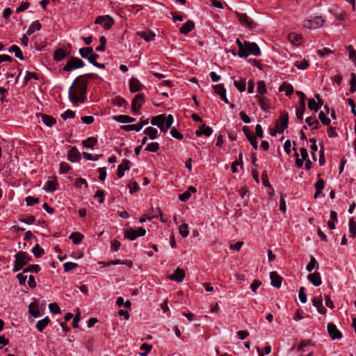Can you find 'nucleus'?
I'll use <instances>...</instances> for the list:
<instances>
[{"instance_id":"nucleus-12","label":"nucleus","mask_w":356,"mask_h":356,"mask_svg":"<svg viewBox=\"0 0 356 356\" xmlns=\"http://www.w3.org/2000/svg\"><path fill=\"white\" fill-rule=\"evenodd\" d=\"M327 332L332 340L339 339L342 338V334L337 329V326L332 323L327 324Z\"/></svg>"},{"instance_id":"nucleus-30","label":"nucleus","mask_w":356,"mask_h":356,"mask_svg":"<svg viewBox=\"0 0 356 356\" xmlns=\"http://www.w3.org/2000/svg\"><path fill=\"white\" fill-rule=\"evenodd\" d=\"M41 29V24L39 22L38 20H35L33 22L31 25L29 26L27 31L26 35H32L35 31H39Z\"/></svg>"},{"instance_id":"nucleus-28","label":"nucleus","mask_w":356,"mask_h":356,"mask_svg":"<svg viewBox=\"0 0 356 356\" xmlns=\"http://www.w3.org/2000/svg\"><path fill=\"white\" fill-rule=\"evenodd\" d=\"M29 312L35 318L39 317L40 316L38 305L35 300L29 305Z\"/></svg>"},{"instance_id":"nucleus-14","label":"nucleus","mask_w":356,"mask_h":356,"mask_svg":"<svg viewBox=\"0 0 356 356\" xmlns=\"http://www.w3.org/2000/svg\"><path fill=\"white\" fill-rule=\"evenodd\" d=\"M215 92L220 95V99L225 104H229V102L226 96V90L223 86V84H217L213 87Z\"/></svg>"},{"instance_id":"nucleus-36","label":"nucleus","mask_w":356,"mask_h":356,"mask_svg":"<svg viewBox=\"0 0 356 356\" xmlns=\"http://www.w3.org/2000/svg\"><path fill=\"white\" fill-rule=\"evenodd\" d=\"M115 120H116L118 122L120 123H128V122H133L136 120L135 118L130 117L127 115H120L118 116H115Z\"/></svg>"},{"instance_id":"nucleus-3","label":"nucleus","mask_w":356,"mask_h":356,"mask_svg":"<svg viewBox=\"0 0 356 356\" xmlns=\"http://www.w3.org/2000/svg\"><path fill=\"white\" fill-rule=\"evenodd\" d=\"M173 123V117L172 115L165 116L163 114H160L154 116L151 120V124L154 126H157L161 131L167 132L171 127Z\"/></svg>"},{"instance_id":"nucleus-39","label":"nucleus","mask_w":356,"mask_h":356,"mask_svg":"<svg viewBox=\"0 0 356 356\" xmlns=\"http://www.w3.org/2000/svg\"><path fill=\"white\" fill-rule=\"evenodd\" d=\"M144 134L149 136L151 140H154L157 137L158 131L155 128L149 127L145 129Z\"/></svg>"},{"instance_id":"nucleus-34","label":"nucleus","mask_w":356,"mask_h":356,"mask_svg":"<svg viewBox=\"0 0 356 356\" xmlns=\"http://www.w3.org/2000/svg\"><path fill=\"white\" fill-rule=\"evenodd\" d=\"M279 90L284 92L286 96H289L293 93V88L291 84L284 82L280 86Z\"/></svg>"},{"instance_id":"nucleus-32","label":"nucleus","mask_w":356,"mask_h":356,"mask_svg":"<svg viewBox=\"0 0 356 356\" xmlns=\"http://www.w3.org/2000/svg\"><path fill=\"white\" fill-rule=\"evenodd\" d=\"M67 56L66 51L62 49H58L54 51V59L56 61H60L63 60Z\"/></svg>"},{"instance_id":"nucleus-15","label":"nucleus","mask_w":356,"mask_h":356,"mask_svg":"<svg viewBox=\"0 0 356 356\" xmlns=\"http://www.w3.org/2000/svg\"><path fill=\"white\" fill-rule=\"evenodd\" d=\"M243 131L244 134L245 135L246 138L249 140V142L251 143V145L253 146V147L255 149H257L258 148V144H257L256 136L253 135L252 132L247 127H244L243 128Z\"/></svg>"},{"instance_id":"nucleus-10","label":"nucleus","mask_w":356,"mask_h":356,"mask_svg":"<svg viewBox=\"0 0 356 356\" xmlns=\"http://www.w3.org/2000/svg\"><path fill=\"white\" fill-rule=\"evenodd\" d=\"M145 104V95L143 93L138 94L132 100L131 108L134 112H137Z\"/></svg>"},{"instance_id":"nucleus-19","label":"nucleus","mask_w":356,"mask_h":356,"mask_svg":"<svg viewBox=\"0 0 356 356\" xmlns=\"http://www.w3.org/2000/svg\"><path fill=\"white\" fill-rule=\"evenodd\" d=\"M185 276L184 270L180 268H177L175 273L171 275L169 278L171 280L176 281L177 282H182Z\"/></svg>"},{"instance_id":"nucleus-9","label":"nucleus","mask_w":356,"mask_h":356,"mask_svg":"<svg viewBox=\"0 0 356 356\" xmlns=\"http://www.w3.org/2000/svg\"><path fill=\"white\" fill-rule=\"evenodd\" d=\"M114 19L109 15L98 16L95 23L96 24H101L106 30H108L114 24Z\"/></svg>"},{"instance_id":"nucleus-48","label":"nucleus","mask_w":356,"mask_h":356,"mask_svg":"<svg viewBox=\"0 0 356 356\" xmlns=\"http://www.w3.org/2000/svg\"><path fill=\"white\" fill-rule=\"evenodd\" d=\"M348 51V57L349 58L355 63V65H356V51L354 49V48L349 45L346 47Z\"/></svg>"},{"instance_id":"nucleus-59","label":"nucleus","mask_w":356,"mask_h":356,"mask_svg":"<svg viewBox=\"0 0 356 356\" xmlns=\"http://www.w3.org/2000/svg\"><path fill=\"white\" fill-rule=\"evenodd\" d=\"M308 108L312 110L317 112L318 110V105L315 101L314 99H310L308 102Z\"/></svg>"},{"instance_id":"nucleus-51","label":"nucleus","mask_w":356,"mask_h":356,"mask_svg":"<svg viewBox=\"0 0 356 356\" xmlns=\"http://www.w3.org/2000/svg\"><path fill=\"white\" fill-rule=\"evenodd\" d=\"M159 149V144L156 142L149 143L145 149L148 152H156Z\"/></svg>"},{"instance_id":"nucleus-61","label":"nucleus","mask_w":356,"mask_h":356,"mask_svg":"<svg viewBox=\"0 0 356 356\" xmlns=\"http://www.w3.org/2000/svg\"><path fill=\"white\" fill-rule=\"evenodd\" d=\"M70 169L71 167L67 163L63 162L60 164L59 171L61 174L67 173Z\"/></svg>"},{"instance_id":"nucleus-55","label":"nucleus","mask_w":356,"mask_h":356,"mask_svg":"<svg viewBox=\"0 0 356 356\" xmlns=\"http://www.w3.org/2000/svg\"><path fill=\"white\" fill-rule=\"evenodd\" d=\"M318 118L321 122L325 125H328L330 123V120L326 116L323 111H321L319 113Z\"/></svg>"},{"instance_id":"nucleus-46","label":"nucleus","mask_w":356,"mask_h":356,"mask_svg":"<svg viewBox=\"0 0 356 356\" xmlns=\"http://www.w3.org/2000/svg\"><path fill=\"white\" fill-rule=\"evenodd\" d=\"M179 232L180 235L184 238L188 236L189 234L188 225L186 223L181 225L179 227Z\"/></svg>"},{"instance_id":"nucleus-40","label":"nucleus","mask_w":356,"mask_h":356,"mask_svg":"<svg viewBox=\"0 0 356 356\" xmlns=\"http://www.w3.org/2000/svg\"><path fill=\"white\" fill-rule=\"evenodd\" d=\"M305 122L307 125L312 127V129H316L318 128L319 122L314 116L306 118Z\"/></svg>"},{"instance_id":"nucleus-63","label":"nucleus","mask_w":356,"mask_h":356,"mask_svg":"<svg viewBox=\"0 0 356 356\" xmlns=\"http://www.w3.org/2000/svg\"><path fill=\"white\" fill-rule=\"evenodd\" d=\"M49 309L50 312L53 314H59L60 313V309L58 304L56 303H51L49 305Z\"/></svg>"},{"instance_id":"nucleus-25","label":"nucleus","mask_w":356,"mask_h":356,"mask_svg":"<svg viewBox=\"0 0 356 356\" xmlns=\"http://www.w3.org/2000/svg\"><path fill=\"white\" fill-rule=\"evenodd\" d=\"M129 88L131 92H135L142 89V85L138 79L132 77L129 82Z\"/></svg>"},{"instance_id":"nucleus-13","label":"nucleus","mask_w":356,"mask_h":356,"mask_svg":"<svg viewBox=\"0 0 356 356\" xmlns=\"http://www.w3.org/2000/svg\"><path fill=\"white\" fill-rule=\"evenodd\" d=\"M289 117L287 114L282 115L276 122L275 128L279 133L282 132L288 125Z\"/></svg>"},{"instance_id":"nucleus-2","label":"nucleus","mask_w":356,"mask_h":356,"mask_svg":"<svg viewBox=\"0 0 356 356\" xmlns=\"http://www.w3.org/2000/svg\"><path fill=\"white\" fill-rule=\"evenodd\" d=\"M238 47V56L239 57H248L250 54L258 56L261 54V50L255 42H242L238 38L236 40Z\"/></svg>"},{"instance_id":"nucleus-4","label":"nucleus","mask_w":356,"mask_h":356,"mask_svg":"<svg viewBox=\"0 0 356 356\" xmlns=\"http://www.w3.org/2000/svg\"><path fill=\"white\" fill-rule=\"evenodd\" d=\"M13 272L20 270L31 259V257L26 252L19 251L15 255Z\"/></svg>"},{"instance_id":"nucleus-58","label":"nucleus","mask_w":356,"mask_h":356,"mask_svg":"<svg viewBox=\"0 0 356 356\" xmlns=\"http://www.w3.org/2000/svg\"><path fill=\"white\" fill-rule=\"evenodd\" d=\"M77 266H78V264H76V263H73V262H66L63 265L64 270L65 272H68V271H70L72 270H74Z\"/></svg>"},{"instance_id":"nucleus-33","label":"nucleus","mask_w":356,"mask_h":356,"mask_svg":"<svg viewBox=\"0 0 356 356\" xmlns=\"http://www.w3.org/2000/svg\"><path fill=\"white\" fill-rule=\"evenodd\" d=\"M288 40L294 45H298L302 40V35L296 33H291L288 35Z\"/></svg>"},{"instance_id":"nucleus-16","label":"nucleus","mask_w":356,"mask_h":356,"mask_svg":"<svg viewBox=\"0 0 356 356\" xmlns=\"http://www.w3.org/2000/svg\"><path fill=\"white\" fill-rule=\"evenodd\" d=\"M81 154L76 147H72L67 153V159L70 161L74 163L81 160Z\"/></svg>"},{"instance_id":"nucleus-17","label":"nucleus","mask_w":356,"mask_h":356,"mask_svg":"<svg viewBox=\"0 0 356 356\" xmlns=\"http://www.w3.org/2000/svg\"><path fill=\"white\" fill-rule=\"evenodd\" d=\"M136 35L140 37L141 39H143L146 42H150L155 39L156 35L152 31H138Z\"/></svg>"},{"instance_id":"nucleus-20","label":"nucleus","mask_w":356,"mask_h":356,"mask_svg":"<svg viewBox=\"0 0 356 356\" xmlns=\"http://www.w3.org/2000/svg\"><path fill=\"white\" fill-rule=\"evenodd\" d=\"M212 133H213V129H211V127L207 126L206 124H202L195 131V134L197 136H201L202 135H204L206 136H209L212 134Z\"/></svg>"},{"instance_id":"nucleus-24","label":"nucleus","mask_w":356,"mask_h":356,"mask_svg":"<svg viewBox=\"0 0 356 356\" xmlns=\"http://www.w3.org/2000/svg\"><path fill=\"white\" fill-rule=\"evenodd\" d=\"M257 99L258 104L261 106V109L265 111H268L270 110V105L268 103V99L265 97L259 96V95H255L254 97Z\"/></svg>"},{"instance_id":"nucleus-41","label":"nucleus","mask_w":356,"mask_h":356,"mask_svg":"<svg viewBox=\"0 0 356 356\" xmlns=\"http://www.w3.org/2000/svg\"><path fill=\"white\" fill-rule=\"evenodd\" d=\"M70 238L72 240L74 244H79L83 238V235L79 232H73L70 234Z\"/></svg>"},{"instance_id":"nucleus-45","label":"nucleus","mask_w":356,"mask_h":356,"mask_svg":"<svg viewBox=\"0 0 356 356\" xmlns=\"http://www.w3.org/2000/svg\"><path fill=\"white\" fill-rule=\"evenodd\" d=\"M316 267L318 269L319 268V265L317 263L316 259L312 257L310 262L307 264L306 269L308 272H312Z\"/></svg>"},{"instance_id":"nucleus-27","label":"nucleus","mask_w":356,"mask_h":356,"mask_svg":"<svg viewBox=\"0 0 356 356\" xmlns=\"http://www.w3.org/2000/svg\"><path fill=\"white\" fill-rule=\"evenodd\" d=\"M308 280L315 286H318L321 284V277L319 273H311L308 275Z\"/></svg>"},{"instance_id":"nucleus-43","label":"nucleus","mask_w":356,"mask_h":356,"mask_svg":"<svg viewBox=\"0 0 356 356\" xmlns=\"http://www.w3.org/2000/svg\"><path fill=\"white\" fill-rule=\"evenodd\" d=\"M349 232L350 233V237L355 238L356 236V222L353 218H350L349 220Z\"/></svg>"},{"instance_id":"nucleus-42","label":"nucleus","mask_w":356,"mask_h":356,"mask_svg":"<svg viewBox=\"0 0 356 356\" xmlns=\"http://www.w3.org/2000/svg\"><path fill=\"white\" fill-rule=\"evenodd\" d=\"M97 140L94 137H90L87 140L83 141V145L88 148L92 149L97 144Z\"/></svg>"},{"instance_id":"nucleus-56","label":"nucleus","mask_w":356,"mask_h":356,"mask_svg":"<svg viewBox=\"0 0 356 356\" xmlns=\"http://www.w3.org/2000/svg\"><path fill=\"white\" fill-rule=\"evenodd\" d=\"M152 345L150 344H147V343H143L140 346V350H144L145 352L144 353H140V355L141 356H146L149 352L150 350H152Z\"/></svg>"},{"instance_id":"nucleus-50","label":"nucleus","mask_w":356,"mask_h":356,"mask_svg":"<svg viewBox=\"0 0 356 356\" xmlns=\"http://www.w3.org/2000/svg\"><path fill=\"white\" fill-rule=\"evenodd\" d=\"M121 129L126 131H140V127H138V124L122 125L121 127Z\"/></svg>"},{"instance_id":"nucleus-53","label":"nucleus","mask_w":356,"mask_h":356,"mask_svg":"<svg viewBox=\"0 0 356 356\" xmlns=\"http://www.w3.org/2000/svg\"><path fill=\"white\" fill-rule=\"evenodd\" d=\"M24 273H28V272H34L38 273L40 270V267L38 264H33L29 266V267L24 268Z\"/></svg>"},{"instance_id":"nucleus-21","label":"nucleus","mask_w":356,"mask_h":356,"mask_svg":"<svg viewBox=\"0 0 356 356\" xmlns=\"http://www.w3.org/2000/svg\"><path fill=\"white\" fill-rule=\"evenodd\" d=\"M129 161L124 159L123 162L118 165L117 175L119 178H122L124 176L125 170H129Z\"/></svg>"},{"instance_id":"nucleus-60","label":"nucleus","mask_w":356,"mask_h":356,"mask_svg":"<svg viewBox=\"0 0 356 356\" xmlns=\"http://www.w3.org/2000/svg\"><path fill=\"white\" fill-rule=\"evenodd\" d=\"M74 116H75L74 112L71 110H67L63 114H61V118L64 120H66L67 119L73 118Z\"/></svg>"},{"instance_id":"nucleus-7","label":"nucleus","mask_w":356,"mask_h":356,"mask_svg":"<svg viewBox=\"0 0 356 356\" xmlns=\"http://www.w3.org/2000/svg\"><path fill=\"white\" fill-rule=\"evenodd\" d=\"M325 22V20L321 17H315L312 19L305 20L304 22V27L309 29H316L321 27Z\"/></svg>"},{"instance_id":"nucleus-6","label":"nucleus","mask_w":356,"mask_h":356,"mask_svg":"<svg viewBox=\"0 0 356 356\" xmlns=\"http://www.w3.org/2000/svg\"><path fill=\"white\" fill-rule=\"evenodd\" d=\"M83 66L84 63L81 59L73 57L67 62L63 67V70L70 72L74 69L83 67Z\"/></svg>"},{"instance_id":"nucleus-57","label":"nucleus","mask_w":356,"mask_h":356,"mask_svg":"<svg viewBox=\"0 0 356 356\" xmlns=\"http://www.w3.org/2000/svg\"><path fill=\"white\" fill-rule=\"evenodd\" d=\"M257 90L259 94L263 95L266 92V83L264 81H259L257 83Z\"/></svg>"},{"instance_id":"nucleus-52","label":"nucleus","mask_w":356,"mask_h":356,"mask_svg":"<svg viewBox=\"0 0 356 356\" xmlns=\"http://www.w3.org/2000/svg\"><path fill=\"white\" fill-rule=\"evenodd\" d=\"M234 86L240 92H244L245 90V80L235 81Z\"/></svg>"},{"instance_id":"nucleus-47","label":"nucleus","mask_w":356,"mask_h":356,"mask_svg":"<svg viewBox=\"0 0 356 356\" xmlns=\"http://www.w3.org/2000/svg\"><path fill=\"white\" fill-rule=\"evenodd\" d=\"M32 252L35 257L39 258L44 253V251L38 244H36L32 249Z\"/></svg>"},{"instance_id":"nucleus-8","label":"nucleus","mask_w":356,"mask_h":356,"mask_svg":"<svg viewBox=\"0 0 356 356\" xmlns=\"http://www.w3.org/2000/svg\"><path fill=\"white\" fill-rule=\"evenodd\" d=\"M146 234V230L143 227H139L137 229H129L125 231L124 238H128L130 241L135 240L138 236H143Z\"/></svg>"},{"instance_id":"nucleus-26","label":"nucleus","mask_w":356,"mask_h":356,"mask_svg":"<svg viewBox=\"0 0 356 356\" xmlns=\"http://www.w3.org/2000/svg\"><path fill=\"white\" fill-rule=\"evenodd\" d=\"M313 305L317 309L318 312L321 314H325L327 309L323 305V300L321 297L318 299L312 300Z\"/></svg>"},{"instance_id":"nucleus-11","label":"nucleus","mask_w":356,"mask_h":356,"mask_svg":"<svg viewBox=\"0 0 356 356\" xmlns=\"http://www.w3.org/2000/svg\"><path fill=\"white\" fill-rule=\"evenodd\" d=\"M297 95H301V99L300 100V106L296 110V116L297 118L300 120H302L303 113L305 111V100L306 99L305 95L301 91H296Z\"/></svg>"},{"instance_id":"nucleus-38","label":"nucleus","mask_w":356,"mask_h":356,"mask_svg":"<svg viewBox=\"0 0 356 356\" xmlns=\"http://www.w3.org/2000/svg\"><path fill=\"white\" fill-rule=\"evenodd\" d=\"M294 65L299 70H306L309 66V61L305 58L300 60H296L294 63Z\"/></svg>"},{"instance_id":"nucleus-18","label":"nucleus","mask_w":356,"mask_h":356,"mask_svg":"<svg viewBox=\"0 0 356 356\" xmlns=\"http://www.w3.org/2000/svg\"><path fill=\"white\" fill-rule=\"evenodd\" d=\"M58 182L55 177L50 178L46 183L43 189L48 193L54 192L57 189Z\"/></svg>"},{"instance_id":"nucleus-35","label":"nucleus","mask_w":356,"mask_h":356,"mask_svg":"<svg viewBox=\"0 0 356 356\" xmlns=\"http://www.w3.org/2000/svg\"><path fill=\"white\" fill-rule=\"evenodd\" d=\"M50 320L49 317L46 316L43 319L38 321L36 323V328L39 332H42L46 326L49 324Z\"/></svg>"},{"instance_id":"nucleus-62","label":"nucleus","mask_w":356,"mask_h":356,"mask_svg":"<svg viewBox=\"0 0 356 356\" xmlns=\"http://www.w3.org/2000/svg\"><path fill=\"white\" fill-rule=\"evenodd\" d=\"M321 175H318V180L315 184V188L316 191H322L325 187L324 181L319 178Z\"/></svg>"},{"instance_id":"nucleus-44","label":"nucleus","mask_w":356,"mask_h":356,"mask_svg":"<svg viewBox=\"0 0 356 356\" xmlns=\"http://www.w3.org/2000/svg\"><path fill=\"white\" fill-rule=\"evenodd\" d=\"M92 47H84L81 48L79 49V54L83 58L88 59L90 56V55L92 54Z\"/></svg>"},{"instance_id":"nucleus-64","label":"nucleus","mask_w":356,"mask_h":356,"mask_svg":"<svg viewBox=\"0 0 356 356\" xmlns=\"http://www.w3.org/2000/svg\"><path fill=\"white\" fill-rule=\"evenodd\" d=\"M38 202L39 199L38 197H33L31 196H28L26 197V202L28 206H33Z\"/></svg>"},{"instance_id":"nucleus-5","label":"nucleus","mask_w":356,"mask_h":356,"mask_svg":"<svg viewBox=\"0 0 356 356\" xmlns=\"http://www.w3.org/2000/svg\"><path fill=\"white\" fill-rule=\"evenodd\" d=\"M235 14L240 23L247 29L252 30L257 27V23L251 19L245 13L235 12Z\"/></svg>"},{"instance_id":"nucleus-29","label":"nucleus","mask_w":356,"mask_h":356,"mask_svg":"<svg viewBox=\"0 0 356 356\" xmlns=\"http://www.w3.org/2000/svg\"><path fill=\"white\" fill-rule=\"evenodd\" d=\"M99 58V55L97 54H95L93 52V51H92V54L90 55L89 58H88V61L92 63L93 65H95V67H99V68H104L105 67V65L103 64V63H97L96 62V60Z\"/></svg>"},{"instance_id":"nucleus-1","label":"nucleus","mask_w":356,"mask_h":356,"mask_svg":"<svg viewBox=\"0 0 356 356\" xmlns=\"http://www.w3.org/2000/svg\"><path fill=\"white\" fill-rule=\"evenodd\" d=\"M87 82L80 77L74 80L73 86L70 88L69 97L71 102L83 103L86 99Z\"/></svg>"},{"instance_id":"nucleus-54","label":"nucleus","mask_w":356,"mask_h":356,"mask_svg":"<svg viewBox=\"0 0 356 356\" xmlns=\"http://www.w3.org/2000/svg\"><path fill=\"white\" fill-rule=\"evenodd\" d=\"M83 155L86 159L90 161H97L101 156H102V154L92 155L91 154L88 152H83Z\"/></svg>"},{"instance_id":"nucleus-49","label":"nucleus","mask_w":356,"mask_h":356,"mask_svg":"<svg viewBox=\"0 0 356 356\" xmlns=\"http://www.w3.org/2000/svg\"><path fill=\"white\" fill-rule=\"evenodd\" d=\"M350 76V92L351 93H354L356 91V74L355 73H351Z\"/></svg>"},{"instance_id":"nucleus-37","label":"nucleus","mask_w":356,"mask_h":356,"mask_svg":"<svg viewBox=\"0 0 356 356\" xmlns=\"http://www.w3.org/2000/svg\"><path fill=\"white\" fill-rule=\"evenodd\" d=\"M9 52H13L15 54V56L18 58L20 60H24V57L23 56V54L20 49V48L14 44V45H12L11 47L9 49Z\"/></svg>"},{"instance_id":"nucleus-22","label":"nucleus","mask_w":356,"mask_h":356,"mask_svg":"<svg viewBox=\"0 0 356 356\" xmlns=\"http://www.w3.org/2000/svg\"><path fill=\"white\" fill-rule=\"evenodd\" d=\"M270 278L271 284L276 288H280L282 284V278L278 275L277 272H271L270 273Z\"/></svg>"},{"instance_id":"nucleus-31","label":"nucleus","mask_w":356,"mask_h":356,"mask_svg":"<svg viewBox=\"0 0 356 356\" xmlns=\"http://www.w3.org/2000/svg\"><path fill=\"white\" fill-rule=\"evenodd\" d=\"M41 118L43 123L49 127H52L56 122L53 117L46 114H41Z\"/></svg>"},{"instance_id":"nucleus-23","label":"nucleus","mask_w":356,"mask_h":356,"mask_svg":"<svg viewBox=\"0 0 356 356\" xmlns=\"http://www.w3.org/2000/svg\"><path fill=\"white\" fill-rule=\"evenodd\" d=\"M195 28V24L193 21L188 20L184 23L180 28L181 33L186 35Z\"/></svg>"}]
</instances>
